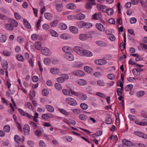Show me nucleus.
<instances>
[{"mask_svg":"<svg viewBox=\"0 0 147 147\" xmlns=\"http://www.w3.org/2000/svg\"><path fill=\"white\" fill-rule=\"evenodd\" d=\"M73 50L78 54L81 56L90 57L93 55L91 52L88 50L83 49L82 47L79 46H76L74 47Z\"/></svg>","mask_w":147,"mask_h":147,"instance_id":"obj_1","label":"nucleus"},{"mask_svg":"<svg viewBox=\"0 0 147 147\" xmlns=\"http://www.w3.org/2000/svg\"><path fill=\"white\" fill-rule=\"evenodd\" d=\"M65 101L70 105L75 106L77 105V102L74 98L69 97L66 98Z\"/></svg>","mask_w":147,"mask_h":147,"instance_id":"obj_2","label":"nucleus"},{"mask_svg":"<svg viewBox=\"0 0 147 147\" xmlns=\"http://www.w3.org/2000/svg\"><path fill=\"white\" fill-rule=\"evenodd\" d=\"M96 5L95 2H87L85 5L84 7L87 9H90L92 8V5Z\"/></svg>","mask_w":147,"mask_h":147,"instance_id":"obj_3","label":"nucleus"},{"mask_svg":"<svg viewBox=\"0 0 147 147\" xmlns=\"http://www.w3.org/2000/svg\"><path fill=\"white\" fill-rule=\"evenodd\" d=\"M73 75L78 76H84L85 75L84 73L80 70H77L74 71L73 72Z\"/></svg>","mask_w":147,"mask_h":147,"instance_id":"obj_4","label":"nucleus"},{"mask_svg":"<svg viewBox=\"0 0 147 147\" xmlns=\"http://www.w3.org/2000/svg\"><path fill=\"white\" fill-rule=\"evenodd\" d=\"M94 63L97 65H103L106 64L107 63V61L105 60L100 59L95 60L94 61Z\"/></svg>","mask_w":147,"mask_h":147,"instance_id":"obj_5","label":"nucleus"},{"mask_svg":"<svg viewBox=\"0 0 147 147\" xmlns=\"http://www.w3.org/2000/svg\"><path fill=\"white\" fill-rule=\"evenodd\" d=\"M95 43L96 44L100 47H105L107 46V44L102 41H97Z\"/></svg>","mask_w":147,"mask_h":147,"instance_id":"obj_6","label":"nucleus"},{"mask_svg":"<svg viewBox=\"0 0 147 147\" xmlns=\"http://www.w3.org/2000/svg\"><path fill=\"white\" fill-rule=\"evenodd\" d=\"M41 52L43 55L46 56H49L50 54V51L47 48H42L41 50Z\"/></svg>","mask_w":147,"mask_h":147,"instance_id":"obj_7","label":"nucleus"},{"mask_svg":"<svg viewBox=\"0 0 147 147\" xmlns=\"http://www.w3.org/2000/svg\"><path fill=\"white\" fill-rule=\"evenodd\" d=\"M54 116L51 113H46L43 114L42 115V118L44 119L47 120L49 118H53Z\"/></svg>","mask_w":147,"mask_h":147,"instance_id":"obj_8","label":"nucleus"},{"mask_svg":"<svg viewBox=\"0 0 147 147\" xmlns=\"http://www.w3.org/2000/svg\"><path fill=\"white\" fill-rule=\"evenodd\" d=\"M122 142L123 144L127 146H131L133 145V143L127 140L126 139L122 140Z\"/></svg>","mask_w":147,"mask_h":147,"instance_id":"obj_9","label":"nucleus"},{"mask_svg":"<svg viewBox=\"0 0 147 147\" xmlns=\"http://www.w3.org/2000/svg\"><path fill=\"white\" fill-rule=\"evenodd\" d=\"M96 28L99 30L104 31L105 30V27L103 26L100 23H97L96 25Z\"/></svg>","mask_w":147,"mask_h":147,"instance_id":"obj_10","label":"nucleus"},{"mask_svg":"<svg viewBox=\"0 0 147 147\" xmlns=\"http://www.w3.org/2000/svg\"><path fill=\"white\" fill-rule=\"evenodd\" d=\"M65 57L69 61H73L74 59V57L73 55L69 53H66Z\"/></svg>","mask_w":147,"mask_h":147,"instance_id":"obj_11","label":"nucleus"},{"mask_svg":"<svg viewBox=\"0 0 147 147\" xmlns=\"http://www.w3.org/2000/svg\"><path fill=\"white\" fill-rule=\"evenodd\" d=\"M24 132L25 135H27L29 134L30 128L29 125L25 124L24 126Z\"/></svg>","mask_w":147,"mask_h":147,"instance_id":"obj_12","label":"nucleus"},{"mask_svg":"<svg viewBox=\"0 0 147 147\" xmlns=\"http://www.w3.org/2000/svg\"><path fill=\"white\" fill-rule=\"evenodd\" d=\"M76 82L80 86H84L87 84L86 81L83 79H80L76 81Z\"/></svg>","mask_w":147,"mask_h":147,"instance_id":"obj_13","label":"nucleus"},{"mask_svg":"<svg viewBox=\"0 0 147 147\" xmlns=\"http://www.w3.org/2000/svg\"><path fill=\"white\" fill-rule=\"evenodd\" d=\"M8 22L11 24L13 26L17 27L18 26V22L12 19H9Z\"/></svg>","mask_w":147,"mask_h":147,"instance_id":"obj_14","label":"nucleus"},{"mask_svg":"<svg viewBox=\"0 0 147 147\" xmlns=\"http://www.w3.org/2000/svg\"><path fill=\"white\" fill-rule=\"evenodd\" d=\"M61 38L63 39L67 40L71 38V36L67 34H63L60 35Z\"/></svg>","mask_w":147,"mask_h":147,"instance_id":"obj_15","label":"nucleus"},{"mask_svg":"<svg viewBox=\"0 0 147 147\" xmlns=\"http://www.w3.org/2000/svg\"><path fill=\"white\" fill-rule=\"evenodd\" d=\"M85 15L82 13H79L76 15L75 18L78 20H81L84 19L85 18Z\"/></svg>","mask_w":147,"mask_h":147,"instance_id":"obj_16","label":"nucleus"},{"mask_svg":"<svg viewBox=\"0 0 147 147\" xmlns=\"http://www.w3.org/2000/svg\"><path fill=\"white\" fill-rule=\"evenodd\" d=\"M4 26L5 28L7 30L12 31L13 29V26L10 24H6Z\"/></svg>","mask_w":147,"mask_h":147,"instance_id":"obj_17","label":"nucleus"},{"mask_svg":"<svg viewBox=\"0 0 147 147\" xmlns=\"http://www.w3.org/2000/svg\"><path fill=\"white\" fill-rule=\"evenodd\" d=\"M79 38L82 40L84 41L87 40L88 38V37L86 34H81L79 35Z\"/></svg>","mask_w":147,"mask_h":147,"instance_id":"obj_18","label":"nucleus"},{"mask_svg":"<svg viewBox=\"0 0 147 147\" xmlns=\"http://www.w3.org/2000/svg\"><path fill=\"white\" fill-rule=\"evenodd\" d=\"M70 31L74 34L77 33L78 32V28L75 26H71L69 27Z\"/></svg>","mask_w":147,"mask_h":147,"instance_id":"obj_19","label":"nucleus"},{"mask_svg":"<svg viewBox=\"0 0 147 147\" xmlns=\"http://www.w3.org/2000/svg\"><path fill=\"white\" fill-rule=\"evenodd\" d=\"M78 26L80 28H83L86 25V22L84 21H80L77 23Z\"/></svg>","mask_w":147,"mask_h":147,"instance_id":"obj_20","label":"nucleus"},{"mask_svg":"<svg viewBox=\"0 0 147 147\" xmlns=\"http://www.w3.org/2000/svg\"><path fill=\"white\" fill-rule=\"evenodd\" d=\"M56 7V10L58 12H61L63 9V5L62 4H57Z\"/></svg>","mask_w":147,"mask_h":147,"instance_id":"obj_21","label":"nucleus"},{"mask_svg":"<svg viewBox=\"0 0 147 147\" xmlns=\"http://www.w3.org/2000/svg\"><path fill=\"white\" fill-rule=\"evenodd\" d=\"M1 66L3 69L7 70L8 67V64L7 62L4 60L1 63Z\"/></svg>","mask_w":147,"mask_h":147,"instance_id":"obj_22","label":"nucleus"},{"mask_svg":"<svg viewBox=\"0 0 147 147\" xmlns=\"http://www.w3.org/2000/svg\"><path fill=\"white\" fill-rule=\"evenodd\" d=\"M145 92L144 91H140L137 92L136 94V96L138 98H140L143 96L145 94Z\"/></svg>","mask_w":147,"mask_h":147,"instance_id":"obj_23","label":"nucleus"},{"mask_svg":"<svg viewBox=\"0 0 147 147\" xmlns=\"http://www.w3.org/2000/svg\"><path fill=\"white\" fill-rule=\"evenodd\" d=\"M62 49L63 51L66 53H69L71 50L70 47L67 46L63 47Z\"/></svg>","mask_w":147,"mask_h":147,"instance_id":"obj_24","label":"nucleus"},{"mask_svg":"<svg viewBox=\"0 0 147 147\" xmlns=\"http://www.w3.org/2000/svg\"><path fill=\"white\" fill-rule=\"evenodd\" d=\"M44 16L45 18L49 20H51L52 18L51 14L49 13H45Z\"/></svg>","mask_w":147,"mask_h":147,"instance_id":"obj_25","label":"nucleus"},{"mask_svg":"<svg viewBox=\"0 0 147 147\" xmlns=\"http://www.w3.org/2000/svg\"><path fill=\"white\" fill-rule=\"evenodd\" d=\"M23 22L24 24L25 25V26L28 29H30L31 28V26L30 24L26 19H24Z\"/></svg>","mask_w":147,"mask_h":147,"instance_id":"obj_26","label":"nucleus"},{"mask_svg":"<svg viewBox=\"0 0 147 147\" xmlns=\"http://www.w3.org/2000/svg\"><path fill=\"white\" fill-rule=\"evenodd\" d=\"M51 71L53 74H57L59 73V70L57 68H53L51 69Z\"/></svg>","mask_w":147,"mask_h":147,"instance_id":"obj_27","label":"nucleus"},{"mask_svg":"<svg viewBox=\"0 0 147 147\" xmlns=\"http://www.w3.org/2000/svg\"><path fill=\"white\" fill-rule=\"evenodd\" d=\"M67 8L70 9H74L76 8L75 5L73 3H70L68 4L67 6Z\"/></svg>","mask_w":147,"mask_h":147,"instance_id":"obj_28","label":"nucleus"},{"mask_svg":"<svg viewBox=\"0 0 147 147\" xmlns=\"http://www.w3.org/2000/svg\"><path fill=\"white\" fill-rule=\"evenodd\" d=\"M59 27L62 30H65L67 28V26L65 24L61 23L59 25Z\"/></svg>","mask_w":147,"mask_h":147,"instance_id":"obj_29","label":"nucleus"},{"mask_svg":"<svg viewBox=\"0 0 147 147\" xmlns=\"http://www.w3.org/2000/svg\"><path fill=\"white\" fill-rule=\"evenodd\" d=\"M78 98L82 100H85L87 98V97L86 95L80 93Z\"/></svg>","mask_w":147,"mask_h":147,"instance_id":"obj_30","label":"nucleus"},{"mask_svg":"<svg viewBox=\"0 0 147 147\" xmlns=\"http://www.w3.org/2000/svg\"><path fill=\"white\" fill-rule=\"evenodd\" d=\"M7 39V38L5 35H2L0 37V41L2 43L5 42Z\"/></svg>","mask_w":147,"mask_h":147,"instance_id":"obj_31","label":"nucleus"},{"mask_svg":"<svg viewBox=\"0 0 147 147\" xmlns=\"http://www.w3.org/2000/svg\"><path fill=\"white\" fill-rule=\"evenodd\" d=\"M84 70L87 72L91 73L92 71V69L90 67L86 66L84 67Z\"/></svg>","mask_w":147,"mask_h":147,"instance_id":"obj_32","label":"nucleus"},{"mask_svg":"<svg viewBox=\"0 0 147 147\" xmlns=\"http://www.w3.org/2000/svg\"><path fill=\"white\" fill-rule=\"evenodd\" d=\"M47 110L50 112H53L54 111V109L53 107L50 105H47L46 106Z\"/></svg>","mask_w":147,"mask_h":147,"instance_id":"obj_33","label":"nucleus"},{"mask_svg":"<svg viewBox=\"0 0 147 147\" xmlns=\"http://www.w3.org/2000/svg\"><path fill=\"white\" fill-rule=\"evenodd\" d=\"M59 111L62 114L66 116L69 115V113L65 110L62 109H58Z\"/></svg>","mask_w":147,"mask_h":147,"instance_id":"obj_34","label":"nucleus"},{"mask_svg":"<svg viewBox=\"0 0 147 147\" xmlns=\"http://www.w3.org/2000/svg\"><path fill=\"white\" fill-rule=\"evenodd\" d=\"M58 23V21L57 20H55L50 23V26L52 27H54L56 26Z\"/></svg>","mask_w":147,"mask_h":147,"instance_id":"obj_35","label":"nucleus"},{"mask_svg":"<svg viewBox=\"0 0 147 147\" xmlns=\"http://www.w3.org/2000/svg\"><path fill=\"white\" fill-rule=\"evenodd\" d=\"M11 100L13 102V104L11 103H10L9 105L11 109L13 111H14V107H16V105L13 98Z\"/></svg>","mask_w":147,"mask_h":147,"instance_id":"obj_36","label":"nucleus"},{"mask_svg":"<svg viewBox=\"0 0 147 147\" xmlns=\"http://www.w3.org/2000/svg\"><path fill=\"white\" fill-rule=\"evenodd\" d=\"M87 118V116L86 115L84 114L81 115L79 116L80 119L83 121H86Z\"/></svg>","mask_w":147,"mask_h":147,"instance_id":"obj_37","label":"nucleus"},{"mask_svg":"<svg viewBox=\"0 0 147 147\" xmlns=\"http://www.w3.org/2000/svg\"><path fill=\"white\" fill-rule=\"evenodd\" d=\"M70 91L72 94L78 97H79L80 94V93L76 92L75 91L73 90L72 89H70Z\"/></svg>","mask_w":147,"mask_h":147,"instance_id":"obj_38","label":"nucleus"},{"mask_svg":"<svg viewBox=\"0 0 147 147\" xmlns=\"http://www.w3.org/2000/svg\"><path fill=\"white\" fill-rule=\"evenodd\" d=\"M50 33L52 36L56 37L58 36V33L56 32L53 30H50Z\"/></svg>","mask_w":147,"mask_h":147,"instance_id":"obj_39","label":"nucleus"},{"mask_svg":"<svg viewBox=\"0 0 147 147\" xmlns=\"http://www.w3.org/2000/svg\"><path fill=\"white\" fill-rule=\"evenodd\" d=\"M97 83L98 85L101 86H103L105 85V83L102 80H98L97 81Z\"/></svg>","mask_w":147,"mask_h":147,"instance_id":"obj_40","label":"nucleus"},{"mask_svg":"<svg viewBox=\"0 0 147 147\" xmlns=\"http://www.w3.org/2000/svg\"><path fill=\"white\" fill-rule=\"evenodd\" d=\"M62 92L65 95L71 96L70 95V90L69 91L66 89H63L62 90Z\"/></svg>","mask_w":147,"mask_h":147,"instance_id":"obj_41","label":"nucleus"},{"mask_svg":"<svg viewBox=\"0 0 147 147\" xmlns=\"http://www.w3.org/2000/svg\"><path fill=\"white\" fill-rule=\"evenodd\" d=\"M29 124L30 126L33 128L34 129H36L37 127V124L33 121L30 122Z\"/></svg>","mask_w":147,"mask_h":147,"instance_id":"obj_42","label":"nucleus"},{"mask_svg":"<svg viewBox=\"0 0 147 147\" xmlns=\"http://www.w3.org/2000/svg\"><path fill=\"white\" fill-rule=\"evenodd\" d=\"M42 94L43 96H46L48 95L49 92L47 89H44L42 91Z\"/></svg>","mask_w":147,"mask_h":147,"instance_id":"obj_43","label":"nucleus"},{"mask_svg":"<svg viewBox=\"0 0 147 147\" xmlns=\"http://www.w3.org/2000/svg\"><path fill=\"white\" fill-rule=\"evenodd\" d=\"M140 125L142 126H145L147 125V120L146 119H144L140 122Z\"/></svg>","mask_w":147,"mask_h":147,"instance_id":"obj_44","label":"nucleus"},{"mask_svg":"<svg viewBox=\"0 0 147 147\" xmlns=\"http://www.w3.org/2000/svg\"><path fill=\"white\" fill-rule=\"evenodd\" d=\"M99 7L103 12H106L107 9L106 8V7L105 6L101 5H99Z\"/></svg>","mask_w":147,"mask_h":147,"instance_id":"obj_45","label":"nucleus"},{"mask_svg":"<svg viewBox=\"0 0 147 147\" xmlns=\"http://www.w3.org/2000/svg\"><path fill=\"white\" fill-rule=\"evenodd\" d=\"M44 62L46 65H49L51 63V60L49 58H46L44 59Z\"/></svg>","mask_w":147,"mask_h":147,"instance_id":"obj_46","label":"nucleus"},{"mask_svg":"<svg viewBox=\"0 0 147 147\" xmlns=\"http://www.w3.org/2000/svg\"><path fill=\"white\" fill-rule=\"evenodd\" d=\"M55 86L58 90H60L62 89V87L60 84L59 83H56L55 84Z\"/></svg>","mask_w":147,"mask_h":147,"instance_id":"obj_47","label":"nucleus"},{"mask_svg":"<svg viewBox=\"0 0 147 147\" xmlns=\"http://www.w3.org/2000/svg\"><path fill=\"white\" fill-rule=\"evenodd\" d=\"M80 107L82 109L86 110L88 108V106L87 104L85 103H82L80 105Z\"/></svg>","mask_w":147,"mask_h":147,"instance_id":"obj_48","label":"nucleus"},{"mask_svg":"<svg viewBox=\"0 0 147 147\" xmlns=\"http://www.w3.org/2000/svg\"><path fill=\"white\" fill-rule=\"evenodd\" d=\"M3 53L5 56H9L11 54V52L8 50H5L3 51Z\"/></svg>","mask_w":147,"mask_h":147,"instance_id":"obj_49","label":"nucleus"},{"mask_svg":"<svg viewBox=\"0 0 147 147\" xmlns=\"http://www.w3.org/2000/svg\"><path fill=\"white\" fill-rule=\"evenodd\" d=\"M41 45L40 43L39 42H36L35 43V47L36 49L39 50L40 49Z\"/></svg>","mask_w":147,"mask_h":147,"instance_id":"obj_50","label":"nucleus"},{"mask_svg":"<svg viewBox=\"0 0 147 147\" xmlns=\"http://www.w3.org/2000/svg\"><path fill=\"white\" fill-rule=\"evenodd\" d=\"M4 130L6 132H9L10 130V127L8 125H5L3 128Z\"/></svg>","mask_w":147,"mask_h":147,"instance_id":"obj_51","label":"nucleus"},{"mask_svg":"<svg viewBox=\"0 0 147 147\" xmlns=\"http://www.w3.org/2000/svg\"><path fill=\"white\" fill-rule=\"evenodd\" d=\"M113 12V9L112 8H109L107 9L106 12L109 15H112Z\"/></svg>","mask_w":147,"mask_h":147,"instance_id":"obj_52","label":"nucleus"},{"mask_svg":"<svg viewBox=\"0 0 147 147\" xmlns=\"http://www.w3.org/2000/svg\"><path fill=\"white\" fill-rule=\"evenodd\" d=\"M133 87V86L131 84H129L125 88V90L126 91H129Z\"/></svg>","mask_w":147,"mask_h":147,"instance_id":"obj_53","label":"nucleus"},{"mask_svg":"<svg viewBox=\"0 0 147 147\" xmlns=\"http://www.w3.org/2000/svg\"><path fill=\"white\" fill-rule=\"evenodd\" d=\"M19 84L20 85V87L19 88V89L22 90L23 92H24L25 94H27V91L24 88H23L21 84V82L20 81L19 79Z\"/></svg>","mask_w":147,"mask_h":147,"instance_id":"obj_54","label":"nucleus"},{"mask_svg":"<svg viewBox=\"0 0 147 147\" xmlns=\"http://www.w3.org/2000/svg\"><path fill=\"white\" fill-rule=\"evenodd\" d=\"M108 78L110 80H113L115 78V76L114 74H109L107 75Z\"/></svg>","mask_w":147,"mask_h":147,"instance_id":"obj_55","label":"nucleus"},{"mask_svg":"<svg viewBox=\"0 0 147 147\" xmlns=\"http://www.w3.org/2000/svg\"><path fill=\"white\" fill-rule=\"evenodd\" d=\"M49 26L47 24H45L42 26V28L45 30H47L49 28Z\"/></svg>","mask_w":147,"mask_h":147,"instance_id":"obj_56","label":"nucleus"},{"mask_svg":"<svg viewBox=\"0 0 147 147\" xmlns=\"http://www.w3.org/2000/svg\"><path fill=\"white\" fill-rule=\"evenodd\" d=\"M35 134L37 136H40L42 134V132L39 130H37L35 131Z\"/></svg>","mask_w":147,"mask_h":147,"instance_id":"obj_57","label":"nucleus"},{"mask_svg":"<svg viewBox=\"0 0 147 147\" xmlns=\"http://www.w3.org/2000/svg\"><path fill=\"white\" fill-rule=\"evenodd\" d=\"M57 81L60 83H63L64 81V80L63 77H59L57 78Z\"/></svg>","mask_w":147,"mask_h":147,"instance_id":"obj_58","label":"nucleus"},{"mask_svg":"<svg viewBox=\"0 0 147 147\" xmlns=\"http://www.w3.org/2000/svg\"><path fill=\"white\" fill-rule=\"evenodd\" d=\"M39 144L40 146V147H45V144L42 140L40 141Z\"/></svg>","mask_w":147,"mask_h":147,"instance_id":"obj_59","label":"nucleus"},{"mask_svg":"<svg viewBox=\"0 0 147 147\" xmlns=\"http://www.w3.org/2000/svg\"><path fill=\"white\" fill-rule=\"evenodd\" d=\"M41 22V19H39L38 21L36 24V26L38 29H40V24Z\"/></svg>","mask_w":147,"mask_h":147,"instance_id":"obj_60","label":"nucleus"},{"mask_svg":"<svg viewBox=\"0 0 147 147\" xmlns=\"http://www.w3.org/2000/svg\"><path fill=\"white\" fill-rule=\"evenodd\" d=\"M105 122L107 124H110L112 123V119L110 118H108L106 120Z\"/></svg>","mask_w":147,"mask_h":147,"instance_id":"obj_61","label":"nucleus"},{"mask_svg":"<svg viewBox=\"0 0 147 147\" xmlns=\"http://www.w3.org/2000/svg\"><path fill=\"white\" fill-rule=\"evenodd\" d=\"M73 113L75 114H78L80 112V111L79 109H73L72 111Z\"/></svg>","mask_w":147,"mask_h":147,"instance_id":"obj_62","label":"nucleus"},{"mask_svg":"<svg viewBox=\"0 0 147 147\" xmlns=\"http://www.w3.org/2000/svg\"><path fill=\"white\" fill-rule=\"evenodd\" d=\"M140 47L141 48L144 49H147V45L146 44L141 43L140 44Z\"/></svg>","mask_w":147,"mask_h":147,"instance_id":"obj_63","label":"nucleus"},{"mask_svg":"<svg viewBox=\"0 0 147 147\" xmlns=\"http://www.w3.org/2000/svg\"><path fill=\"white\" fill-rule=\"evenodd\" d=\"M130 22L131 24H133L136 22L137 19L135 18H132L130 19Z\"/></svg>","mask_w":147,"mask_h":147,"instance_id":"obj_64","label":"nucleus"}]
</instances>
